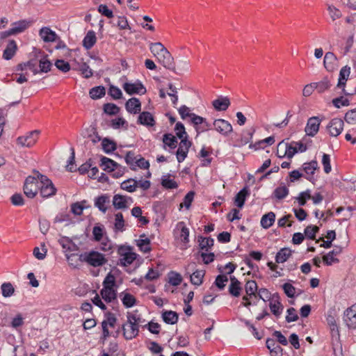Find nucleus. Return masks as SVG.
Wrapping results in <instances>:
<instances>
[{
    "label": "nucleus",
    "instance_id": "nucleus-20",
    "mask_svg": "<svg viewBox=\"0 0 356 356\" xmlns=\"http://www.w3.org/2000/svg\"><path fill=\"white\" fill-rule=\"evenodd\" d=\"M125 108L129 113L136 114L141 110V103L138 98L132 97L126 102Z\"/></svg>",
    "mask_w": 356,
    "mask_h": 356
},
{
    "label": "nucleus",
    "instance_id": "nucleus-38",
    "mask_svg": "<svg viewBox=\"0 0 356 356\" xmlns=\"http://www.w3.org/2000/svg\"><path fill=\"white\" fill-rule=\"evenodd\" d=\"M138 187V181L134 179H129L121 184V188L129 193L134 192Z\"/></svg>",
    "mask_w": 356,
    "mask_h": 356
},
{
    "label": "nucleus",
    "instance_id": "nucleus-30",
    "mask_svg": "<svg viewBox=\"0 0 356 356\" xmlns=\"http://www.w3.org/2000/svg\"><path fill=\"white\" fill-rule=\"evenodd\" d=\"M26 28L27 26L26 24H20L18 26L1 32L0 38L3 39L10 35H17L18 33L23 32Z\"/></svg>",
    "mask_w": 356,
    "mask_h": 356
},
{
    "label": "nucleus",
    "instance_id": "nucleus-14",
    "mask_svg": "<svg viewBox=\"0 0 356 356\" xmlns=\"http://www.w3.org/2000/svg\"><path fill=\"white\" fill-rule=\"evenodd\" d=\"M321 120L318 117H312L308 119L305 131L309 136H314L319 130Z\"/></svg>",
    "mask_w": 356,
    "mask_h": 356
},
{
    "label": "nucleus",
    "instance_id": "nucleus-24",
    "mask_svg": "<svg viewBox=\"0 0 356 356\" xmlns=\"http://www.w3.org/2000/svg\"><path fill=\"white\" fill-rule=\"evenodd\" d=\"M302 168L306 174V178L310 180L318 168V163L316 161L305 163H303Z\"/></svg>",
    "mask_w": 356,
    "mask_h": 356
},
{
    "label": "nucleus",
    "instance_id": "nucleus-9",
    "mask_svg": "<svg viewBox=\"0 0 356 356\" xmlns=\"http://www.w3.org/2000/svg\"><path fill=\"white\" fill-rule=\"evenodd\" d=\"M132 203V198L127 195L116 194L113 198V205L116 209H127Z\"/></svg>",
    "mask_w": 356,
    "mask_h": 356
},
{
    "label": "nucleus",
    "instance_id": "nucleus-28",
    "mask_svg": "<svg viewBox=\"0 0 356 356\" xmlns=\"http://www.w3.org/2000/svg\"><path fill=\"white\" fill-rule=\"evenodd\" d=\"M17 49V44L14 40L9 41L6 48L3 53V58L5 60H10L15 54Z\"/></svg>",
    "mask_w": 356,
    "mask_h": 356
},
{
    "label": "nucleus",
    "instance_id": "nucleus-54",
    "mask_svg": "<svg viewBox=\"0 0 356 356\" xmlns=\"http://www.w3.org/2000/svg\"><path fill=\"white\" fill-rule=\"evenodd\" d=\"M116 318L113 314L108 313L106 314V318L102 321V325H105V327H113L116 323Z\"/></svg>",
    "mask_w": 356,
    "mask_h": 356
},
{
    "label": "nucleus",
    "instance_id": "nucleus-48",
    "mask_svg": "<svg viewBox=\"0 0 356 356\" xmlns=\"http://www.w3.org/2000/svg\"><path fill=\"white\" fill-rule=\"evenodd\" d=\"M103 288H115V277L111 273H108L103 282Z\"/></svg>",
    "mask_w": 356,
    "mask_h": 356
},
{
    "label": "nucleus",
    "instance_id": "nucleus-39",
    "mask_svg": "<svg viewBox=\"0 0 356 356\" xmlns=\"http://www.w3.org/2000/svg\"><path fill=\"white\" fill-rule=\"evenodd\" d=\"M315 89L319 92L322 93L327 90L330 86V81L327 77H324L321 81L314 83Z\"/></svg>",
    "mask_w": 356,
    "mask_h": 356
},
{
    "label": "nucleus",
    "instance_id": "nucleus-56",
    "mask_svg": "<svg viewBox=\"0 0 356 356\" xmlns=\"http://www.w3.org/2000/svg\"><path fill=\"white\" fill-rule=\"evenodd\" d=\"M332 104L336 108H341V106H348L350 104V102L347 98L341 96L339 97L332 99Z\"/></svg>",
    "mask_w": 356,
    "mask_h": 356
},
{
    "label": "nucleus",
    "instance_id": "nucleus-37",
    "mask_svg": "<svg viewBox=\"0 0 356 356\" xmlns=\"http://www.w3.org/2000/svg\"><path fill=\"white\" fill-rule=\"evenodd\" d=\"M205 271L203 270H197L190 275L191 282L193 284L200 286L202 283Z\"/></svg>",
    "mask_w": 356,
    "mask_h": 356
},
{
    "label": "nucleus",
    "instance_id": "nucleus-4",
    "mask_svg": "<svg viewBox=\"0 0 356 356\" xmlns=\"http://www.w3.org/2000/svg\"><path fill=\"white\" fill-rule=\"evenodd\" d=\"M38 171H35L34 176L26 177L24 184V193L29 198H33L39 191V179L38 178Z\"/></svg>",
    "mask_w": 356,
    "mask_h": 356
},
{
    "label": "nucleus",
    "instance_id": "nucleus-2",
    "mask_svg": "<svg viewBox=\"0 0 356 356\" xmlns=\"http://www.w3.org/2000/svg\"><path fill=\"white\" fill-rule=\"evenodd\" d=\"M79 259L80 262H86L93 267L102 266L107 262L103 254L94 250L81 254Z\"/></svg>",
    "mask_w": 356,
    "mask_h": 356
},
{
    "label": "nucleus",
    "instance_id": "nucleus-27",
    "mask_svg": "<svg viewBox=\"0 0 356 356\" xmlns=\"http://www.w3.org/2000/svg\"><path fill=\"white\" fill-rule=\"evenodd\" d=\"M100 294L102 298L107 302H111L117 298L115 288H102Z\"/></svg>",
    "mask_w": 356,
    "mask_h": 356
},
{
    "label": "nucleus",
    "instance_id": "nucleus-46",
    "mask_svg": "<svg viewBox=\"0 0 356 356\" xmlns=\"http://www.w3.org/2000/svg\"><path fill=\"white\" fill-rule=\"evenodd\" d=\"M288 194H289V189L284 185L277 187L274 191L275 197L278 200H282V199L286 197L288 195Z\"/></svg>",
    "mask_w": 356,
    "mask_h": 356
},
{
    "label": "nucleus",
    "instance_id": "nucleus-35",
    "mask_svg": "<svg viewBox=\"0 0 356 356\" xmlns=\"http://www.w3.org/2000/svg\"><path fill=\"white\" fill-rule=\"evenodd\" d=\"M109 196L106 195H103L95 199V205L100 211L105 213L107 210L106 204L109 203Z\"/></svg>",
    "mask_w": 356,
    "mask_h": 356
},
{
    "label": "nucleus",
    "instance_id": "nucleus-1",
    "mask_svg": "<svg viewBox=\"0 0 356 356\" xmlns=\"http://www.w3.org/2000/svg\"><path fill=\"white\" fill-rule=\"evenodd\" d=\"M127 322L122 325L123 336L127 340L135 338L139 332V326L144 322L138 311L127 312Z\"/></svg>",
    "mask_w": 356,
    "mask_h": 356
},
{
    "label": "nucleus",
    "instance_id": "nucleus-15",
    "mask_svg": "<svg viewBox=\"0 0 356 356\" xmlns=\"http://www.w3.org/2000/svg\"><path fill=\"white\" fill-rule=\"evenodd\" d=\"M269 307L274 316L280 317L283 312L284 307L280 302V298L278 293H273V298L269 301Z\"/></svg>",
    "mask_w": 356,
    "mask_h": 356
},
{
    "label": "nucleus",
    "instance_id": "nucleus-23",
    "mask_svg": "<svg viewBox=\"0 0 356 356\" xmlns=\"http://www.w3.org/2000/svg\"><path fill=\"white\" fill-rule=\"evenodd\" d=\"M230 281L231 283L229 286V293L234 297H238L242 290L241 282L234 276L230 277Z\"/></svg>",
    "mask_w": 356,
    "mask_h": 356
},
{
    "label": "nucleus",
    "instance_id": "nucleus-25",
    "mask_svg": "<svg viewBox=\"0 0 356 356\" xmlns=\"http://www.w3.org/2000/svg\"><path fill=\"white\" fill-rule=\"evenodd\" d=\"M138 122L147 127H152L155 124L152 115L149 112L147 111L142 112L139 115Z\"/></svg>",
    "mask_w": 356,
    "mask_h": 356
},
{
    "label": "nucleus",
    "instance_id": "nucleus-45",
    "mask_svg": "<svg viewBox=\"0 0 356 356\" xmlns=\"http://www.w3.org/2000/svg\"><path fill=\"white\" fill-rule=\"evenodd\" d=\"M102 145L104 151L106 153H111L116 148L115 143L108 138H104L102 140Z\"/></svg>",
    "mask_w": 356,
    "mask_h": 356
},
{
    "label": "nucleus",
    "instance_id": "nucleus-7",
    "mask_svg": "<svg viewBox=\"0 0 356 356\" xmlns=\"http://www.w3.org/2000/svg\"><path fill=\"white\" fill-rule=\"evenodd\" d=\"M118 252L120 255L119 264L121 266H127L131 264L136 258L135 253L122 246L118 248Z\"/></svg>",
    "mask_w": 356,
    "mask_h": 356
},
{
    "label": "nucleus",
    "instance_id": "nucleus-5",
    "mask_svg": "<svg viewBox=\"0 0 356 356\" xmlns=\"http://www.w3.org/2000/svg\"><path fill=\"white\" fill-rule=\"evenodd\" d=\"M40 131L34 130L19 136L16 139L17 145L20 147H32L38 141Z\"/></svg>",
    "mask_w": 356,
    "mask_h": 356
},
{
    "label": "nucleus",
    "instance_id": "nucleus-47",
    "mask_svg": "<svg viewBox=\"0 0 356 356\" xmlns=\"http://www.w3.org/2000/svg\"><path fill=\"white\" fill-rule=\"evenodd\" d=\"M161 184L166 188L173 189L178 187V184L173 179L169 178L168 175H164L161 179Z\"/></svg>",
    "mask_w": 356,
    "mask_h": 356
},
{
    "label": "nucleus",
    "instance_id": "nucleus-59",
    "mask_svg": "<svg viewBox=\"0 0 356 356\" xmlns=\"http://www.w3.org/2000/svg\"><path fill=\"white\" fill-rule=\"evenodd\" d=\"M104 111L108 115H115L119 112L120 108L114 104L108 103L104 104Z\"/></svg>",
    "mask_w": 356,
    "mask_h": 356
},
{
    "label": "nucleus",
    "instance_id": "nucleus-36",
    "mask_svg": "<svg viewBox=\"0 0 356 356\" xmlns=\"http://www.w3.org/2000/svg\"><path fill=\"white\" fill-rule=\"evenodd\" d=\"M162 318L165 323L174 325L178 321V314L173 311H165L162 314Z\"/></svg>",
    "mask_w": 356,
    "mask_h": 356
},
{
    "label": "nucleus",
    "instance_id": "nucleus-18",
    "mask_svg": "<svg viewBox=\"0 0 356 356\" xmlns=\"http://www.w3.org/2000/svg\"><path fill=\"white\" fill-rule=\"evenodd\" d=\"M156 58L165 68L172 69L174 67L173 58L167 49Z\"/></svg>",
    "mask_w": 356,
    "mask_h": 356
},
{
    "label": "nucleus",
    "instance_id": "nucleus-33",
    "mask_svg": "<svg viewBox=\"0 0 356 356\" xmlns=\"http://www.w3.org/2000/svg\"><path fill=\"white\" fill-rule=\"evenodd\" d=\"M275 220V214L273 212H269L264 215L261 219V225L264 229H268L270 227Z\"/></svg>",
    "mask_w": 356,
    "mask_h": 356
},
{
    "label": "nucleus",
    "instance_id": "nucleus-21",
    "mask_svg": "<svg viewBox=\"0 0 356 356\" xmlns=\"http://www.w3.org/2000/svg\"><path fill=\"white\" fill-rule=\"evenodd\" d=\"M213 108L218 111H226L230 105L229 99L227 97L220 96L212 102Z\"/></svg>",
    "mask_w": 356,
    "mask_h": 356
},
{
    "label": "nucleus",
    "instance_id": "nucleus-55",
    "mask_svg": "<svg viewBox=\"0 0 356 356\" xmlns=\"http://www.w3.org/2000/svg\"><path fill=\"white\" fill-rule=\"evenodd\" d=\"M181 281L182 278L180 274L175 272H171L169 273V282L170 284L173 286H178L181 284Z\"/></svg>",
    "mask_w": 356,
    "mask_h": 356
},
{
    "label": "nucleus",
    "instance_id": "nucleus-29",
    "mask_svg": "<svg viewBox=\"0 0 356 356\" xmlns=\"http://www.w3.org/2000/svg\"><path fill=\"white\" fill-rule=\"evenodd\" d=\"M101 166L102 167L103 170L108 172L115 171L118 168H120V165L116 162L104 156L101 159Z\"/></svg>",
    "mask_w": 356,
    "mask_h": 356
},
{
    "label": "nucleus",
    "instance_id": "nucleus-53",
    "mask_svg": "<svg viewBox=\"0 0 356 356\" xmlns=\"http://www.w3.org/2000/svg\"><path fill=\"white\" fill-rule=\"evenodd\" d=\"M42 248H39L38 247H35L33 249V254L35 256V258H37L39 260H42L45 258L46 254L47 252V248H45L44 244L41 245Z\"/></svg>",
    "mask_w": 356,
    "mask_h": 356
},
{
    "label": "nucleus",
    "instance_id": "nucleus-60",
    "mask_svg": "<svg viewBox=\"0 0 356 356\" xmlns=\"http://www.w3.org/2000/svg\"><path fill=\"white\" fill-rule=\"evenodd\" d=\"M322 164L323 165L324 172L328 174L331 172L332 168L330 165V156L329 154H323L322 157Z\"/></svg>",
    "mask_w": 356,
    "mask_h": 356
},
{
    "label": "nucleus",
    "instance_id": "nucleus-11",
    "mask_svg": "<svg viewBox=\"0 0 356 356\" xmlns=\"http://www.w3.org/2000/svg\"><path fill=\"white\" fill-rule=\"evenodd\" d=\"M175 237L184 245L189 241V229L184 222H179L175 229Z\"/></svg>",
    "mask_w": 356,
    "mask_h": 356
},
{
    "label": "nucleus",
    "instance_id": "nucleus-64",
    "mask_svg": "<svg viewBox=\"0 0 356 356\" xmlns=\"http://www.w3.org/2000/svg\"><path fill=\"white\" fill-rule=\"evenodd\" d=\"M108 94L115 99H119L122 97L121 90L117 86H111L108 90Z\"/></svg>",
    "mask_w": 356,
    "mask_h": 356
},
{
    "label": "nucleus",
    "instance_id": "nucleus-43",
    "mask_svg": "<svg viewBox=\"0 0 356 356\" xmlns=\"http://www.w3.org/2000/svg\"><path fill=\"white\" fill-rule=\"evenodd\" d=\"M149 243V239L145 238L143 236H141L137 242V245H138L140 249L144 252H148L150 250Z\"/></svg>",
    "mask_w": 356,
    "mask_h": 356
},
{
    "label": "nucleus",
    "instance_id": "nucleus-6",
    "mask_svg": "<svg viewBox=\"0 0 356 356\" xmlns=\"http://www.w3.org/2000/svg\"><path fill=\"white\" fill-rule=\"evenodd\" d=\"M122 88L129 95H144L147 90L143 84L138 80L134 82H125L122 85Z\"/></svg>",
    "mask_w": 356,
    "mask_h": 356
},
{
    "label": "nucleus",
    "instance_id": "nucleus-19",
    "mask_svg": "<svg viewBox=\"0 0 356 356\" xmlns=\"http://www.w3.org/2000/svg\"><path fill=\"white\" fill-rule=\"evenodd\" d=\"M337 60V56L332 52H327L323 60L325 68L329 72L334 71L336 68Z\"/></svg>",
    "mask_w": 356,
    "mask_h": 356
},
{
    "label": "nucleus",
    "instance_id": "nucleus-3",
    "mask_svg": "<svg viewBox=\"0 0 356 356\" xmlns=\"http://www.w3.org/2000/svg\"><path fill=\"white\" fill-rule=\"evenodd\" d=\"M39 179V191L41 196L44 198H48L54 196L56 193V188L52 181L45 175L38 172Z\"/></svg>",
    "mask_w": 356,
    "mask_h": 356
},
{
    "label": "nucleus",
    "instance_id": "nucleus-32",
    "mask_svg": "<svg viewBox=\"0 0 356 356\" xmlns=\"http://www.w3.org/2000/svg\"><path fill=\"white\" fill-rule=\"evenodd\" d=\"M40 35L44 42H54L57 36L55 32L47 27L40 29Z\"/></svg>",
    "mask_w": 356,
    "mask_h": 356
},
{
    "label": "nucleus",
    "instance_id": "nucleus-49",
    "mask_svg": "<svg viewBox=\"0 0 356 356\" xmlns=\"http://www.w3.org/2000/svg\"><path fill=\"white\" fill-rule=\"evenodd\" d=\"M114 226L116 231H123L124 226V220L123 218V216L121 213H118L115 215Z\"/></svg>",
    "mask_w": 356,
    "mask_h": 356
},
{
    "label": "nucleus",
    "instance_id": "nucleus-44",
    "mask_svg": "<svg viewBox=\"0 0 356 356\" xmlns=\"http://www.w3.org/2000/svg\"><path fill=\"white\" fill-rule=\"evenodd\" d=\"M198 242L200 248L207 251L209 248L213 245L214 241L211 238L200 237Z\"/></svg>",
    "mask_w": 356,
    "mask_h": 356
},
{
    "label": "nucleus",
    "instance_id": "nucleus-26",
    "mask_svg": "<svg viewBox=\"0 0 356 356\" xmlns=\"http://www.w3.org/2000/svg\"><path fill=\"white\" fill-rule=\"evenodd\" d=\"M292 255V250L288 248L280 249L275 255V261L277 264H282L286 261Z\"/></svg>",
    "mask_w": 356,
    "mask_h": 356
},
{
    "label": "nucleus",
    "instance_id": "nucleus-40",
    "mask_svg": "<svg viewBox=\"0 0 356 356\" xmlns=\"http://www.w3.org/2000/svg\"><path fill=\"white\" fill-rule=\"evenodd\" d=\"M90 97L92 99H97L105 95V88L103 86H96L89 91Z\"/></svg>",
    "mask_w": 356,
    "mask_h": 356
},
{
    "label": "nucleus",
    "instance_id": "nucleus-34",
    "mask_svg": "<svg viewBox=\"0 0 356 356\" xmlns=\"http://www.w3.org/2000/svg\"><path fill=\"white\" fill-rule=\"evenodd\" d=\"M249 195L247 188H243L235 196L234 202L237 207L242 208L244 205L245 198Z\"/></svg>",
    "mask_w": 356,
    "mask_h": 356
},
{
    "label": "nucleus",
    "instance_id": "nucleus-22",
    "mask_svg": "<svg viewBox=\"0 0 356 356\" xmlns=\"http://www.w3.org/2000/svg\"><path fill=\"white\" fill-rule=\"evenodd\" d=\"M119 297L126 308L132 307L136 303L135 297L127 291H122L120 293Z\"/></svg>",
    "mask_w": 356,
    "mask_h": 356
},
{
    "label": "nucleus",
    "instance_id": "nucleus-16",
    "mask_svg": "<svg viewBox=\"0 0 356 356\" xmlns=\"http://www.w3.org/2000/svg\"><path fill=\"white\" fill-rule=\"evenodd\" d=\"M191 145V143L186 138L181 140L176 154L177 159L179 163L184 161L186 158Z\"/></svg>",
    "mask_w": 356,
    "mask_h": 356
},
{
    "label": "nucleus",
    "instance_id": "nucleus-58",
    "mask_svg": "<svg viewBox=\"0 0 356 356\" xmlns=\"http://www.w3.org/2000/svg\"><path fill=\"white\" fill-rule=\"evenodd\" d=\"M227 282L228 277L226 275H219L216 278L215 284L218 289H223Z\"/></svg>",
    "mask_w": 356,
    "mask_h": 356
},
{
    "label": "nucleus",
    "instance_id": "nucleus-63",
    "mask_svg": "<svg viewBox=\"0 0 356 356\" xmlns=\"http://www.w3.org/2000/svg\"><path fill=\"white\" fill-rule=\"evenodd\" d=\"M312 195L309 190L301 192L297 197L298 203L300 206L305 204L307 200L311 199Z\"/></svg>",
    "mask_w": 356,
    "mask_h": 356
},
{
    "label": "nucleus",
    "instance_id": "nucleus-50",
    "mask_svg": "<svg viewBox=\"0 0 356 356\" xmlns=\"http://www.w3.org/2000/svg\"><path fill=\"white\" fill-rule=\"evenodd\" d=\"M151 51L158 58L166 48L161 43L156 42L150 44Z\"/></svg>",
    "mask_w": 356,
    "mask_h": 356
},
{
    "label": "nucleus",
    "instance_id": "nucleus-10",
    "mask_svg": "<svg viewBox=\"0 0 356 356\" xmlns=\"http://www.w3.org/2000/svg\"><path fill=\"white\" fill-rule=\"evenodd\" d=\"M344 122L341 118H333L327 125V130L331 136H339L343 129Z\"/></svg>",
    "mask_w": 356,
    "mask_h": 356
},
{
    "label": "nucleus",
    "instance_id": "nucleus-8",
    "mask_svg": "<svg viewBox=\"0 0 356 356\" xmlns=\"http://www.w3.org/2000/svg\"><path fill=\"white\" fill-rule=\"evenodd\" d=\"M350 74V67L348 66L343 67L339 75V80L337 87L341 89L342 93L346 96L353 95V92H350L345 89L346 83Z\"/></svg>",
    "mask_w": 356,
    "mask_h": 356
},
{
    "label": "nucleus",
    "instance_id": "nucleus-42",
    "mask_svg": "<svg viewBox=\"0 0 356 356\" xmlns=\"http://www.w3.org/2000/svg\"><path fill=\"white\" fill-rule=\"evenodd\" d=\"M2 296L5 298L10 297L13 295L15 289L13 284L10 282L2 284L1 286Z\"/></svg>",
    "mask_w": 356,
    "mask_h": 356
},
{
    "label": "nucleus",
    "instance_id": "nucleus-62",
    "mask_svg": "<svg viewBox=\"0 0 356 356\" xmlns=\"http://www.w3.org/2000/svg\"><path fill=\"white\" fill-rule=\"evenodd\" d=\"M59 243L65 251H72L74 245L67 237H63L59 240Z\"/></svg>",
    "mask_w": 356,
    "mask_h": 356
},
{
    "label": "nucleus",
    "instance_id": "nucleus-12",
    "mask_svg": "<svg viewBox=\"0 0 356 356\" xmlns=\"http://www.w3.org/2000/svg\"><path fill=\"white\" fill-rule=\"evenodd\" d=\"M343 321L348 327L356 328V304L348 308L343 314Z\"/></svg>",
    "mask_w": 356,
    "mask_h": 356
},
{
    "label": "nucleus",
    "instance_id": "nucleus-52",
    "mask_svg": "<svg viewBox=\"0 0 356 356\" xmlns=\"http://www.w3.org/2000/svg\"><path fill=\"white\" fill-rule=\"evenodd\" d=\"M39 72H47L51 69V63L46 57H43L39 60Z\"/></svg>",
    "mask_w": 356,
    "mask_h": 356
},
{
    "label": "nucleus",
    "instance_id": "nucleus-13",
    "mask_svg": "<svg viewBox=\"0 0 356 356\" xmlns=\"http://www.w3.org/2000/svg\"><path fill=\"white\" fill-rule=\"evenodd\" d=\"M214 129L220 134L227 136L232 132V126L231 124L223 119H217L213 122Z\"/></svg>",
    "mask_w": 356,
    "mask_h": 356
},
{
    "label": "nucleus",
    "instance_id": "nucleus-31",
    "mask_svg": "<svg viewBox=\"0 0 356 356\" xmlns=\"http://www.w3.org/2000/svg\"><path fill=\"white\" fill-rule=\"evenodd\" d=\"M97 41L95 33L93 31H89L83 40V46L86 49L92 48Z\"/></svg>",
    "mask_w": 356,
    "mask_h": 356
},
{
    "label": "nucleus",
    "instance_id": "nucleus-41",
    "mask_svg": "<svg viewBox=\"0 0 356 356\" xmlns=\"http://www.w3.org/2000/svg\"><path fill=\"white\" fill-rule=\"evenodd\" d=\"M163 142L165 146L167 145L172 149L175 148L177 145V140L176 137L172 134H165L163 136Z\"/></svg>",
    "mask_w": 356,
    "mask_h": 356
},
{
    "label": "nucleus",
    "instance_id": "nucleus-57",
    "mask_svg": "<svg viewBox=\"0 0 356 356\" xmlns=\"http://www.w3.org/2000/svg\"><path fill=\"white\" fill-rule=\"evenodd\" d=\"M346 122L350 124H356V108L348 111L344 118Z\"/></svg>",
    "mask_w": 356,
    "mask_h": 356
},
{
    "label": "nucleus",
    "instance_id": "nucleus-17",
    "mask_svg": "<svg viewBox=\"0 0 356 356\" xmlns=\"http://www.w3.org/2000/svg\"><path fill=\"white\" fill-rule=\"evenodd\" d=\"M326 321L330 327L332 339H334L337 341L339 340V330L334 316L331 314H328L326 317Z\"/></svg>",
    "mask_w": 356,
    "mask_h": 356
},
{
    "label": "nucleus",
    "instance_id": "nucleus-51",
    "mask_svg": "<svg viewBox=\"0 0 356 356\" xmlns=\"http://www.w3.org/2000/svg\"><path fill=\"white\" fill-rule=\"evenodd\" d=\"M257 289V285L255 281L249 280L246 282L245 286V292L247 296H251L255 295Z\"/></svg>",
    "mask_w": 356,
    "mask_h": 356
},
{
    "label": "nucleus",
    "instance_id": "nucleus-61",
    "mask_svg": "<svg viewBox=\"0 0 356 356\" xmlns=\"http://www.w3.org/2000/svg\"><path fill=\"white\" fill-rule=\"evenodd\" d=\"M318 229V227L316 225H309L305 229V234L307 238L314 239L315 238L316 233Z\"/></svg>",
    "mask_w": 356,
    "mask_h": 356
}]
</instances>
